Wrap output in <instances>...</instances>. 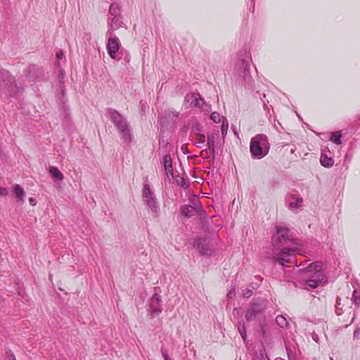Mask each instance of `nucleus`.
Returning a JSON list of instances; mask_svg holds the SVG:
<instances>
[{
    "label": "nucleus",
    "instance_id": "f257e3e1",
    "mask_svg": "<svg viewBox=\"0 0 360 360\" xmlns=\"http://www.w3.org/2000/svg\"><path fill=\"white\" fill-rule=\"evenodd\" d=\"M110 121L113 123L117 131L124 141L129 142L132 139L130 126L124 115L113 108L108 109Z\"/></svg>",
    "mask_w": 360,
    "mask_h": 360
},
{
    "label": "nucleus",
    "instance_id": "f03ea898",
    "mask_svg": "<svg viewBox=\"0 0 360 360\" xmlns=\"http://www.w3.org/2000/svg\"><path fill=\"white\" fill-rule=\"evenodd\" d=\"M269 150L268 138L265 134H260L252 137L250 143V151L252 158L262 159L265 157Z\"/></svg>",
    "mask_w": 360,
    "mask_h": 360
},
{
    "label": "nucleus",
    "instance_id": "7ed1b4c3",
    "mask_svg": "<svg viewBox=\"0 0 360 360\" xmlns=\"http://www.w3.org/2000/svg\"><path fill=\"white\" fill-rule=\"evenodd\" d=\"M289 229L281 225L276 226V233L272 237L273 246L280 248L284 245L287 242H291L292 244H297L296 240L289 233Z\"/></svg>",
    "mask_w": 360,
    "mask_h": 360
},
{
    "label": "nucleus",
    "instance_id": "20e7f679",
    "mask_svg": "<svg viewBox=\"0 0 360 360\" xmlns=\"http://www.w3.org/2000/svg\"><path fill=\"white\" fill-rule=\"evenodd\" d=\"M250 53L245 51L243 55L240 53L234 69V76L238 79L243 75L250 72Z\"/></svg>",
    "mask_w": 360,
    "mask_h": 360
},
{
    "label": "nucleus",
    "instance_id": "39448f33",
    "mask_svg": "<svg viewBox=\"0 0 360 360\" xmlns=\"http://www.w3.org/2000/svg\"><path fill=\"white\" fill-rule=\"evenodd\" d=\"M297 248H283L280 250L278 254L269 257L274 262L278 263L282 266H285V263H292V257L297 252Z\"/></svg>",
    "mask_w": 360,
    "mask_h": 360
},
{
    "label": "nucleus",
    "instance_id": "423d86ee",
    "mask_svg": "<svg viewBox=\"0 0 360 360\" xmlns=\"http://www.w3.org/2000/svg\"><path fill=\"white\" fill-rule=\"evenodd\" d=\"M265 307L266 304L264 300L252 302L245 311V318L246 321L248 322L254 321L264 311Z\"/></svg>",
    "mask_w": 360,
    "mask_h": 360
},
{
    "label": "nucleus",
    "instance_id": "0eeeda50",
    "mask_svg": "<svg viewBox=\"0 0 360 360\" xmlns=\"http://www.w3.org/2000/svg\"><path fill=\"white\" fill-rule=\"evenodd\" d=\"M107 34L109 35V39L107 43V50L109 56L112 59L118 60V51L120 47V40L117 37L113 35L110 30L107 31Z\"/></svg>",
    "mask_w": 360,
    "mask_h": 360
},
{
    "label": "nucleus",
    "instance_id": "6e6552de",
    "mask_svg": "<svg viewBox=\"0 0 360 360\" xmlns=\"http://www.w3.org/2000/svg\"><path fill=\"white\" fill-rule=\"evenodd\" d=\"M1 79L2 82L1 87L10 92L11 94H15V89L18 88L17 85L14 84V78L9 74L8 72L4 71L1 72Z\"/></svg>",
    "mask_w": 360,
    "mask_h": 360
},
{
    "label": "nucleus",
    "instance_id": "1a4fd4ad",
    "mask_svg": "<svg viewBox=\"0 0 360 360\" xmlns=\"http://www.w3.org/2000/svg\"><path fill=\"white\" fill-rule=\"evenodd\" d=\"M193 246L202 255H210L212 250L210 247V241L207 238H197L193 241Z\"/></svg>",
    "mask_w": 360,
    "mask_h": 360
},
{
    "label": "nucleus",
    "instance_id": "9d476101",
    "mask_svg": "<svg viewBox=\"0 0 360 360\" xmlns=\"http://www.w3.org/2000/svg\"><path fill=\"white\" fill-rule=\"evenodd\" d=\"M185 103H188L189 107L202 108L204 101L198 93H188L184 97Z\"/></svg>",
    "mask_w": 360,
    "mask_h": 360
},
{
    "label": "nucleus",
    "instance_id": "9b49d317",
    "mask_svg": "<svg viewBox=\"0 0 360 360\" xmlns=\"http://www.w3.org/2000/svg\"><path fill=\"white\" fill-rule=\"evenodd\" d=\"M27 77L30 82L44 76V70L36 65H30L26 70Z\"/></svg>",
    "mask_w": 360,
    "mask_h": 360
},
{
    "label": "nucleus",
    "instance_id": "f8f14e48",
    "mask_svg": "<svg viewBox=\"0 0 360 360\" xmlns=\"http://www.w3.org/2000/svg\"><path fill=\"white\" fill-rule=\"evenodd\" d=\"M161 296L158 293H155L150 300L149 309L150 311L157 315L161 313Z\"/></svg>",
    "mask_w": 360,
    "mask_h": 360
},
{
    "label": "nucleus",
    "instance_id": "ddd939ff",
    "mask_svg": "<svg viewBox=\"0 0 360 360\" xmlns=\"http://www.w3.org/2000/svg\"><path fill=\"white\" fill-rule=\"evenodd\" d=\"M313 277V278L306 281L305 283L307 285L312 289L317 288L319 284L324 283L326 281L323 273L318 272Z\"/></svg>",
    "mask_w": 360,
    "mask_h": 360
},
{
    "label": "nucleus",
    "instance_id": "4468645a",
    "mask_svg": "<svg viewBox=\"0 0 360 360\" xmlns=\"http://www.w3.org/2000/svg\"><path fill=\"white\" fill-rule=\"evenodd\" d=\"M122 24H123V22H122V15L115 16V17H108V25L109 27L108 30H110L112 34L113 31L117 30L120 27H121Z\"/></svg>",
    "mask_w": 360,
    "mask_h": 360
},
{
    "label": "nucleus",
    "instance_id": "2eb2a0df",
    "mask_svg": "<svg viewBox=\"0 0 360 360\" xmlns=\"http://www.w3.org/2000/svg\"><path fill=\"white\" fill-rule=\"evenodd\" d=\"M200 209V207L198 206H191L189 205H184L181 207V213L186 217L189 218L191 217L194 216L198 210Z\"/></svg>",
    "mask_w": 360,
    "mask_h": 360
},
{
    "label": "nucleus",
    "instance_id": "dca6fc26",
    "mask_svg": "<svg viewBox=\"0 0 360 360\" xmlns=\"http://www.w3.org/2000/svg\"><path fill=\"white\" fill-rule=\"evenodd\" d=\"M163 165L165 167V170L167 176H172L173 173V166H172V160L169 154H167L163 158Z\"/></svg>",
    "mask_w": 360,
    "mask_h": 360
},
{
    "label": "nucleus",
    "instance_id": "f3484780",
    "mask_svg": "<svg viewBox=\"0 0 360 360\" xmlns=\"http://www.w3.org/2000/svg\"><path fill=\"white\" fill-rule=\"evenodd\" d=\"M238 80V82L240 84H243L245 88L250 89L253 88L254 80L250 72L248 73H246L245 75H243V76Z\"/></svg>",
    "mask_w": 360,
    "mask_h": 360
},
{
    "label": "nucleus",
    "instance_id": "a211bd4d",
    "mask_svg": "<svg viewBox=\"0 0 360 360\" xmlns=\"http://www.w3.org/2000/svg\"><path fill=\"white\" fill-rule=\"evenodd\" d=\"M323 264L321 262H316L314 263H311L308 265L307 267L304 269L302 271L306 273L309 272H314V275H316V273H322L321 269H322Z\"/></svg>",
    "mask_w": 360,
    "mask_h": 360
},
{
    "label": "nucleus",
    "instance_id": "6ab92c4d",
    "mask_svg": "<svg viewBox=\"0 0 360 360\" xmlns=\"http://www.w3.org/2000/svg\"><path fill=\"white\" fill-rule=\"evenodd\" d=\"M145 202L146 203L148 208L150 209V210L152 213V215L154 217H156L158 216V214L160 210L159 206L158 205V203L156 201V198H153L151 200H146V201H145Z\"/></svg>",
    "mask_w": 360,
    "mask_h": 360
},
{
    "label": "nucleus",
    "instance_id": "aec40b11",
    "mask_svg": "<svg viewBox=\"0 0 360 360\" xmlns=\"http://www.w3.org/2000/svg\"><path fill=\"white\" fill-rule=\"evenodd\" d=\"M219 138L218 134H207V146L209 150L214 155L215 153V139Z\"/></svg>",
    "mask_w": 360,
    "mask_h": 360
},
{
    "label": "nucleus",
    "instance_id": "412c9836",
    "mask_svg": "<svg viewBox=\"0 0 360 360\" xmlns=\"http://www.w3.org/2000/svg\"><path fill=\"white\" fill-rule=\"evenodd\" d=\"M49 174L55 180L63 181L64 179V176L62 172L55 166L50 167Z\"/></svg>",
    "mask_w": 360,
    "mask_h": 360
},
{
    "label": "nucleus",
    "instance_id": "4be33fe9",
    "mask_svg": "<svg viewBox=\"0 0 360 360\" xmlns=\"http://www.w3.org/2000/svg\"><path fill=\"white\" fill-rule=\"evenodd\" d=\"M320 162L322 166L330 168L334 165V160L332 158L328 157L326 155H324L323 153H321V158H320Z\"/></svg>",
    "mask_w": 360,
    "mask_h": 360
},
{
    "label": "nucleus",
    "instance_id": "5701e85b",
    "mask_svg": "<svg viewBox=\"0 0 360 360\" xmlns=\"http://www.w3.org/2000/svg\"><path fill=\"white\" fill-rule=\"evenodd\" d=\"M120 6L116 3L111 4L109 8L108 17L120 16Z\"/></svg>",
    "mask_w": 360,
    "mask_h": 360
},
{
    "label": "nucleus",
    "instance_id": "b1692460",
    "mask_svg": "<svg viewBox=\"0 0 360 360\" xmlns=\"http://www.w3.org/2000/svg\"><path fill=\"white\" fill-rule=\"evenodd\" d=\"M143 198L144 202L146 201V200H151V199L155 198L153 193L150 190V186L148 184H146L143 185Z\"/></svg>",
    "mask_w": 360,
    "mask_h": 360
},
{
    "label": "nucleus",
    "instance_id": "393cba45",
    "mask_svg": "<svg viewBox=\"0 0 360 360\" xmlns=\"http://www.w3.org/2000/svg\"><path fill=\"white\" fill-rule=\"evenodd\" d=\"M14 193L15 196L22 202L24 201L23 197L25 195V193L22 187L19 185L16 184L14 187Z\"/></svg>",
    "mask_w": 360,
    "mask_h": 360
},
{
    "label": "nucleus",
    "instance_id": "a878e982",
    "mask_svg": "<svg viewBox=\"0 0 360 360\" xmlns=\"http://www.w3.org/2000/svg\"><path fill=\"white\" fill-rule=\"evenodd\" d=\"M293 199H295V202H291L289 204V208L291 210L300 208L302 206L303 199L302 198H295V196L292 197Z\"/></svg>",
    "mask_w": 360,
    "mask_h": 360
},
{
    "label": "nucleus",
    "instance_id": "bb28decb",
    "mask_svg": "<svg viewBox=\"0 0 360 360\" xmlns=\"http://www.w3.org/2000/svg\"><path fill=\"white\" fill-rule=\"evenodd\" d=\"M60 110V116L61 117V119L66 120L68 118L70 115V110L67 105H63L59 108Z\"/></svg>",
    "mask_w": 360,
    "mask_h": 360
},
{
    "label": "nucleus",
    "instance_id": "cd10ccee",
    "mask_svg": "<svg viewBox=\"0 0 360 360\" xmlns=\"http://www.w3.org/2000/svg\"><path fill=\"white\" fill-rule=\"evenodd\" d=\"M238 330L243 340V341H246L247 334H246V328L245 326L244 323H239L238 325Z\"/></svg>",
    "mask_w": 360,
    "mask_h": 360
},
{
    "label": "nucleus",
    "instance_id": "c85d7f7f",
    "mask_svg": "<svg viewBox=\"0 0 360 360\" xmlns=\"http://www.w3.org/2000/svg\"><path fill=\"white\" fill-rule=\"evenodd\" d=\"M276 322L281 328H285L288 325L287 319L281 315H278L276 318Z\"/></svg>",
    "mask_w": 360,
    "mask_h": 360
},
{
    "label": "nucleus",
    "instance_id": "c756f323",
    "mask_svg": "<svg viewBox=\"0 0 360 360\" xmlns=\"http://www.w3.org/2000/svg\"><path fill=\"white\" fill-rule=\"evenodd\" d=\"M330 140L338 145L341 144V134L339 131L333 132Z\"/></svg>",
    "mask_w": 360,
    "mask_h": 360
},
{
    "label": "nucleus",
    "instance_id": "7c9ffc66",
    "mask_svg": "<svg viewBox=\"0 0 360 360\" xmlns=\"http://www.w3.org/2000/svg\"><path fill=\"white\" fill-rule=\"evenodd\" d=\"M352 300L353 304L359 307L360 305V292L357 290H354L352 293Z\"/></svg>",
    "mask_w": 360,
    "mask_h": 360
},
{
    "label": "nucleus",
    "instance_id": "2f4dec72",
    "mask_svg": "<svg viewBox=\"0 0 360 360\" xmlns=\"http://www.w3.org/2000/svg\"><path fill=\"white\" fill-rule=\"evenodd\" d=\"M178 116H179V113L177 112H174V111H172V110H169L167 112V115H166V117L174 122H176V120H177L178 118Z\"/></svg>",
    "mask_w": 360,
    "mask_h": 360
},
{
    "label": "nucleus",
    "instance_id": "473e14b6",
    "mask_svg": "<svg viewBox=\"0 0 360 360\" xmlns=\"http://www.w3.org/2000/svg\"><path fill=\"white\" fill-rule=\"evenodd\" d=\"M176 182L179 186L184 188H186L189 186V183L182 176H178L176 178Z\"/></svg>",
    "mask_w": 360,
    "mask_h": 360
},
{
    "label": "nucleus",
    "instance_id": "72a5a7b5",
    "mask_svg": "<svg viewBox=\"0 0 360 360\" xmlns=\"http://www.w3.org/2000/svg\"><path fill=\"white\" fill-rule=\"evenodd\" d=\"M205 136L204 134H200L198 138L197 147L202 148L205 146Z\"/></svg>",
    "mask_w": 360,
    "mask_h": 360
},
{
    "label": "nucleus",
    "instance_id": "f704fd0d",
    "mask_svg": "<svg viewBox=\"0 0 360 360\" xmlns=\"http://www.w3.org/2000/svg\"><path fill=\"white\" fill-rule=\"evenodd\" d=\"M210 119L215 123H219L221 122V115L217 112H214L210 115Z\"/></svg>",
    "mask_w": 360,
    "mask_h": 360
},
{
    "label": "nucleus",
    "instance_id": "c9c22d12",
    "mask_svg": "<svg viewBox=\"0 0 360 360\" xmlns=\"http://www.w3.org/2000/svg\"><path fill=\"white\" fill-rule=\"evenodd\" d=\"M228 127H229L228 122L226 120L223 121L222 125H221V134L224 136L226 135L227 133Z\"/></svg>",
    "mask_w": 360,
    "mask_h": 360
},
{
    "label": "nucleus",
    "instance_id": "e433bc0d",
    "mask_svg": "<svg viewBox=\"0 0 360 360\" xmlns=\"http://www.w3.org/2000/svg\"><path fill=\"white\" fill-rule=\"evenodd\" d=\"M353 338L354 340H359L360 339V328H356L353 334Z\"/></svg>",
    "mask_w": 360,
    "mask_h": 360
},
{
    "label": "nucleus",
    "instance_id": "4c0bfd02",
    "mask_svg": "<svg viewBox=\"0 0 360 360\" xmlns=\"http://www.w3.org/2000/svg\"><path fill=\"white\" fill-rule=\"evenodd\" d=\"M161 353H162V355L164 357L165 360H170L169 358V356L167 354V352L165 349H163V348L161 349Z\"/></svg>",
    "mask_w": 360,
    "mask_h": 360
},
{
    "label": "nucleus",
    "instance_id": "58836bf2",
    "mask_svg": "<svg viewBox=\"0 0 360 360\" xmlns=\"http://www.w3.org/2000/svg\"><path fill=\"white\" fill-rule=\"evenodd\" d=\"M252 295V290H249V289H246L244 292H243V296L245 297H250L251 295Z\"/></svg>",
    "mask_w": 360,
    "mask_h": 360
},
{
    "label": "nucleus",
    "instance_id": "ea45409f",
    "mask_svg": "<svg viewBox=\"0 0 360 360\" xmlns=\"http://www.w3.org/2000/svg\"><path fill=\"white\" fill-rule=\"evenodd\" d=\"M7 194V189L6 188L0 187V196H6Z\"/></svg>",
    "mask_w": 360,
    "mask_h": 360
},
{
    "label": "nucleus",
    "instance_id": "a19ab883",
    "mask_svg": "<svg viewBox=\"0 0 360 360\" xmlns=\"http://www.w3.org/2000/svg\"><path fill=\"white\" fill-rule=\"evenodd\" d=\"M235 295V290L234 289L232 290H229V292L227 293V297L230 299L233 298Z\"/></svg>",
    "mask_w": 360,
    "mask_h": 360
},
{
    "label": "nucleus",
    "instance_id": "79ce46f5",
    "mask_svg": "<svg viewBox=\"0 0 360 360\" xmlns=\"http://www.w3.org/2000/svg\"><path fill=\"white\" fill-rule=\"evenodd\" d=\"M274 126V128L276 129V131H279V132L281 131V130H280V129H279L278 126H279L281 128H282V129H283V127L281 126V124H280V122H279L278 121H277V123H276V122H275Z\"/></svg>",
    "mask_w": 360,
    "mask_h": 360
},
{
    "label": "nucleus",
    "instance_id": "37998d69",
    "mask_svg": "<svg viewBox=\"0 0 360 360\" xmlns=\"http://www.w3.org/2000/svg\"><path fill=\"white\" fill-rule=\"evenodd\" d=\"M29 202H30V203L32 205H36V203H37L36 200H35L34 198H29Z\"/></svg>",
    "mask_w": 360,
    "mask_h": 360
},
{
    "label": "nucleus",
    "instance_id": "c03bdc74",
    "mask_svg": "<svg viewBox=\"0 0 360 360\" xmlns=\"http://www.w3.org/2000/svg\"><path fill=\"white\" fill-rule=\"evenodd\" d=\"M8 360H15V355L13 354H10L8 355Z\"/></svg>",
    "mask_w": 360,
    "mask_h": 360
},
{
    "label": "nucleus",
    "instance_id": "a18cd8bd",
    "mask_svg": "<svg viewBox=\"0 0 360 360\" xmlns=\"http://www.w3.org/2000/svg\"><path fill=\"white\" fill-rule=\"evenodd\" d=\"M255 360H265L263 355L260 354L259 356H256Z\"/></svg>",
    "mask_w": 360,
    "mask_h": 360
},
{
    "label": "nucleus",
    "instance_id": "49530a36",
    "mask_svg": "<svg viewBox=\"0 0 360 360\" xmlns=\"http://www.w3.org/2000/svg\"><path fill=\"white\" fill-rule=\"evenodd\" d=\"M62 56H63V53H61V52H58L56 53V57L58 59H60L62 58Z\"/></svg>",
    "mask_w": 360,
    "mask_h": 360
},
{
    "label": "nucleus",
    "instance_id": "de8ad7c7",
    "mask_svg": "<svg viewBox=\"0 0 360 360\" xmlns=\"http://www.w3.org/2000/svg\"><path fill=\"white\" fill-rule=\"evenodd\" d=\"M312 338H313V339H314L316 342H317V338H318L317 335L314 334V335H312Z\"/></svg>",
    "mask_w": 360,
    "mask_h": 360
},
{
    "label": "nucleus",
    "instance_id": "09e8293b",
    "mask_svg": "<svg viewBox=\"0 0 360 360\" xmlns=\"http://www.w3.org/2000/svg\"><path fill=\"white\" fill-rule=\"evenodd\" d=\"M340 297H338V298H337V301H336V302H337V304H340Z\"/></svg>",
    "mask_w": 360,
    "mask_h": 360
},
{
    "label": "nucleus",
    "instance_id": "8fccbe9b",
    "mask_svg": "<svg viewBox=\"0 0 360 360\" xmlns=\"http://www.w3.org/2000/svg\"><path fill=\"white\" fill-rule=\"evenodd\" d=\"M61 93H62L63 96L65 94V89H63V88H61Z\"/></svg>",
    "mask_w": 360,
    "mask_h": 360
},
{
    "label": "nucleus",
    "instance_id": "3c124183",
    "mask_svg": "<svg viewBox=\"0 0 360 360\" xmlns=\"http://www.w3.org/2000/svg\"><path fill=\"white\" fill-rule=\"evenodd\" d=\"M262 335H264V334H265V331H264V328H262Z\"/></svg>",
    "mask_w": 360,
    "mask_h": 360
},
{
    "label": "nucleus",
    "instance_id": "603ef678",
    "mask_svg": "<svg viewBox=\"0 0 360 360\" xmlns=\"http://www.w3.org/2000/svg\"><path fill=\"white\" fill-rule=\"evenodd\" d=\"M261 98V100L263 101L264 104L265 105V101H264V100L263 99V98Z\"/></svg>",
    "mask_w": 360,
    "mask_h": 360
},
{
    "label": "nucleus",
    "instance_id": "864d4df0",
    "mask_svg": "<svg viewBox=\"0 0 360 360\" xmlns=\"http://www.w3.org/2000/svg\"><path fill=\"white\" fill-rule=\"evenodd\" d=\"M61 77H63V72H61Z\"/></svg>",
    "mask_w": 360,
    "mask_h": 360
}]
</instances>
